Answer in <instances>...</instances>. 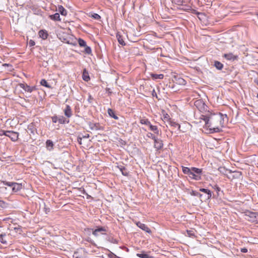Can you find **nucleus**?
<instances>
[{
    "label": "nucleus",
    "instance_id": "1",
    "mask_svg": "<svg viewBox=\"0 0 258 258\" xmlns=\"http://www.w3.org/2000/svg\"><path fill=\"white\" fill-rule=\"evenodd\" d=\"M204 120L206 126L211 130H213L215 132L220 131L219 127L221 125V116L213 115L210 117L205 116Z\"/></svg>",
    "mask_w": 258,
    "mask_h": 258
},
{
    "label": "nucleus",
    "instance_id": "2",
    "mask_svg": "<svg viewBox=\"0 0 258 258\" xmlns=\"http://www.w3.org/2000/svg\"><path fill=\"white\" fill-rule=\"evenodd\" d=\"M246 219L251 222L258 223V213L248 212L246 214Z\"/></svg>",
    "mask_w": 258,
    "mask_h": 258
},
{
    "label": "nucleus",
    "instance_id": "3",
    "mask_svg": "<svg viewBox=\"0 0 258 258\" xmlns=\"http://www.w3.org/2000/svg\"><path fill=\"white\" fill-rule=\"evenodd\" d=\"M3 134L11 138L13 141H16L18 139V133L13 131H2Z\"/></svg>",
    "mask_w": 258,
    "mask_h": 258
},
{
    "label": "nucleus",
    "instance_id": "4",
    "mask_svg": "<svg viewBox=\"0 0 258 258\" xmlns=\"http://www.w3.org/2000/svg\"><path fill=\"white\" fill-rule=\"evenodd\" d=\"M116 38L118 40V43L124 46L125 45V43L124 41V33L123 32V34H122L120 32H118L116 34Z\"/></svg>",
    "mask_w": 258,
    "mask_h": 258
},
{
    "label": "nucleus",
    "instance_id": "5",
    "mask_svg": "<svg viewBox=\"0 0 258 258\" xmlns=\"http://www.w3.org/2000/svg\"><path fill=\"white\" fill-rule=\"evenodd\" d=\"M154 148L158 150L162 148L163 144L162 141L158 138H156L154 140Z\"/></svg>",
    "mask_w": 258,
    "mask_h": 258
},
{
    "label": "nucleus",
    "instance_id": "6",
    "mask_svg": "<svg viewBox=\"0 0 258 258\" xmlns=\"http://www.w3.org/2000/svg\"><path fill=\"white\" fill-rule=\"evenodd\" d=\"M136 225H137L138 227H139L140 228H141L143 230L146 231V232L149 233L151 232V230L145 224L142 223L140 222H138L136 223Z\"/></svg>",
    "mask_w": 258,
    "mask_h": 258
},
{
    "label": "nucleus",
    "instance_id": "7",
    "mask_svg": "<svg viewBox=\"0 0 258 258\" xmlns=\"http://www.w3.org/2000/svg\"><path fill=\"white\" fill-rule=\"evenodd\" d=\"M223 57L229 60H234L238 58V55H234L232 53H225L223 55Z\"/></svg>",
    "mask_w": 258,
    "mask_h": 258
},
{
    "label": "nucleus",
    "instance_id": "8",
    "mask_svg": "<svg viewBox=\"0 0 258 258\" xmlns=\"http://www.w3.org/2000/svg\"><path fill=\"white\" fill-rule=\"evenodd\" d=\"M105 229L103 227H100L93 231V234L95 236H98L100 234H104L105 232Z\"/></svg>",
    "mask_w": 258,
    "mask_h": 258
},
{
    "label": "nucleus",
    "instance_id": "9",
    "mask_svg": "<svg viewBox=\"0 0 258 258\" xmlns=\"http://www.w3.org/2000/svg\"><path fill=\"white\" fill-rule=\"evenodd\" d=\"M200 191L206 194V195L205 196L204 200H209L211 198L212 192L210 190L202 188L200 189Z\"/></svg>",
    "mask_w": 258,
    "mask_h": 258
},
{
    "label": "nucleus",
    "instance_id": "10",
    "mask_svg": "<svg viewBox=\"0 0 258 258\" xmlns=\"http://www.w3.org/2000/svg\"><path fill=\"white\" fill-rule=\"evenodd\" d=\"M22 188V185L16 182H14L12 186V190L14 192H17L21 190Z\"/></svg>",
    "mask_w": 258,
    "mask_h": 258
},
{
    "label": "nucleus",
    "instance_id": "11",
    "mask_svg": "<svg viewBox=\"0 0 258 258\" xmlns=\"http://www.w3.org/2000/svg\"><path fill=\"white\" fill-rule=\"evenodd\" d=\"M64 114L68 117H70L72 115V110L69 105H67L66 108L64 110Z\"/></svg>",
    "mask_w": 258,
    "mask_h": 258
},
{
    "label": "nucleus",
    "instance_id": "12",
    "mask_svg": "<svg viewBox=\"0 0 258 258\" xmlns=\"http://www.w3.org/2000/svg\"><path fill=\"white\" fill-rule=\"evenodd\" d=\"M39 35L43 39H46L47 38L48 34L45 30H41L39 31Z\"/></svg>",
    "mask_w": 258,
    "mask_h": 258
},
{
    "label": "nucleus",
    "instance_id": "13",
    "mask_svg": "<svg viewBox=\"0 0 258 258\" xmlns=\"http://www.w3.org/2000/svg\"><path fill=\"white\" fill-rule=\"evenodd\" d=\"M148 126L149 127V128L151 131H153L155 134L158 135L159 134V130L158 129V127L156 125H153L150 123Z\"/></svg>",
    "mask_w": 258,
    "mask_h": 258
},
{
    "label": "nucleus",
    "instance_id": "14",
    "mask_svg": "<svg viewBox=\"0 0 258 258\" xmlns=\"http://www.w3.org/2000/svg\"><path fill=\"white\" fill-rule=\"evenodd\" d=\"M188 176L190 178L194 179L195 180H200L201 179V176L198 174H196L192 172V170L190 172Z\"/></svg>",
    "mask_w": 258,
    "mask_h": 258
},
{
    "label": "nucleus",
    "instance_id": "15",
    "mask_svg": "<svg viewBox=\"0 0 258 258\" xmlns=\"http://www.w3.org/2000/svg\"><path fill=\"white\" fill-rule=\"evenodd\" d=\"M58 11L62 16H65L67 15V12L66 10L62 6H58Z\"/></svg>",
    "mask_w": 258,
    "mask_h": 258
},
{
    "label": "nucleus",
    "instance_id": "16",
    "mask_svg": "<svg viewBox=\"0 0 258 258\" xmlns=\"http://www.w3.org/2000/svg\"><path fill=\"white\" fill-rule=\"evenodd\" d=\"M20 86L21 88H23L26 91L28 92H31L32 91V89L28 85H25L24 84H20Z\"/></svg>",
    "mask_w": 258,
    "mask_h": 258
},
{
    "label": "nucleus",
    "instance_id": "17",
    "mask_svg": "<svg viewBox=\"0 0 258 258\" xmlns=\"http://www.w3.org/2000/svg\"><path fill=\"white\" fill-rule=\"evenodd\" d=\"M46 148L49 150H51L53 149V142L48 140L46 142Z\"/></svg>",
    "mask_w": 258,
    "mask_h": 258
},
{
    "label": "nucleus",
    "instance_id": "18",
    "mask_svg": "<svg viewBox=\"0 0 258 258\" xmlns=\"http://www.w3.org/2000/svg\"><path fill=\"white\" fill-rule=\"evenodd\" d=\"M107 112H108V114L109 115V116L112 117L114 119H118V117L114 114V111L111 109H110V108L108 109Z\"/></svg>",
    "mask_w": 258,
    "mask_h": 258
},
{
    "label": "nucleus",
    "instance_id": "19",
    "mask_svg": "<svg viewBox=\"0 0 258 258\" xmlns=\"http://www.w3.org/2000/svg\"><path fill=\"white\" fill-rule=\"evenodd\" d=\"M82 77L85 81L88 82L90 80L89 74L86 70H84Z\"/></svg>",
    "mask_w": 258,
    "mask_h": 258
},
{
    "label": "nucleus",
    "instance_id": "20",
    "mask_svg": "<svg viewBox=\"0 0 258 258\" xmlns=\"http://www.w3.org/2000/svg\"><path fill=\"white\" fill-rule=\"evenodd\" d=\"M191 170L194 173H195L196 174H198L200 176L202 172V169L195 167H192Z\"/></svg>",
    "mask_w": 258,
    "mask_h": 258
},
{
    "label": "nucleus",
    "instance_id": "21",
    "mask_svg": "<svg viewBox=\"0 0 258 258\" xmlns=\"http://www.w3.org/2000/svg\"><path fill=\"white\" fill-rule=\"evenodd\" d=\"M50 18L52 20H55V21H60V16L59 13H55L54 15H51Z\"/></svg>",
    "mask_w": 258,
    "mask_h": 258
},
{
    "label": "nucleus",
    "instance_id": "22",
    "mask_svg": "<svg viewBox=\"0 0 258 258\" xmlns=\"http://www.w3.org/2000/svg\"><path fill=\"white\" fill-rule=\"evenodd\" d=\"M214 66L218 70H221L223 68V64L222 63H221L220 62L218 61H215Z\"/></svg>",
    "mask_w": 258,
    "mask_h": 258
},
{
    "label": "nucleus",
    "instance_id": "23",
    "mask_svg": "<svg viewBox=\"0 0 258 258\" xmlns=\"http://www.w3.org/2000/svg\"><path fill=\"white\" fill-rule=\"evenodd\" d=\"M151 76L153 79H162L164 77V75L163 74H152Z\"/></svg>",
    "mask_w": 258,
    "mask_h": 258
},
{
    "label": "nucleus",
    "instance_id": "24",
    "mask_svg": "<svg viewBox=\"0 0 258 258\" xmlns=\"http://www.w3.org/2000/svg\"><path fill=\"white\" fill-rule=\"evenodd\" d=\"M140 122L142 124H145L147 126L151 123L148 119L142 118L140 119Z\"/></svg>",
    "mask_w": 258,
    "mask_h": 258
},
{
    "label": "nucleus",
    "instance_id": "25",
    "mask_svg": "<svg viewBox=\"0 0 258 258\" xmlns=\"http://www.w3.org/2000/svg\"><path fill=\"white\" fill-rule=\"evenodd\" d=\"M40 84L42 86H45L48 88H51V86L47 83V81L45 79H42L41 80Z\"/></svg>",
    "mask_w": 258,
    "mask_h": 258
},
{
    "label": "nucleus",
    "instance_id": "26",
    "mask_svg": "<svg viewBox=\"0 0 258 258\" xmlns=\"http://www.w3.org/2000/svg\"><path fill=\"white\" fill-rule=\"evenodd\" d=\"M190 195L192 196H194L199 197L201 199H202V198L203 197V195L202 194H201L200 193H199L198 191H194V190H192V191L190 192ZM202 200V199H201V201Z\"/></svg>",
    "mask_w": 258,
    "mask_h": 258
},
{
    "label": "nucleus",
    "instance_id": "27",
    "mask_svg": "<svg viewBox=\"0 0 258 258\" xmlns=\"http://www.w3.org/2000/svg\"><path fill=\"white\" fill-rule=\"evenodd\" d=\"M182 171L184 174H189L190 172L191 171V168H189L186 167L182 166Z\"/></svg>",
    "mask_w": 258,
    "mask_h": 258
},
{
    "label": "nucleus",
    "instance_id": "28",
    "mask_svg": "<svg viewBox=\"0 0 258 258\" xmlns=\"http://www.w3.org/2000/svg\"><path fill=\"white\" fill-rule=\"evenodd\" d=\"M78 43L79 45L81 47L86 46V42L82 39L79 38L78 40Z\"/></svg>",
    "mask_w": 258,
    "mask_h": 258
},
{
    "label": "nucleus",
    "instance_id": "29",
    "mask_svg": "<svg viewBox=\"0 0 258 258\" xmlns=\"http://www.w3.org/2000/svg\"><path fill=\"white\" fill-rule=\"evenodd\" d=\"M219 171L223 174H227V172H230L229 170L225 169L224 167H220L218 169Z\"/></svg>",
    "mask_w": 258,
    "mask_h": 258
},
{
    "label": "nucleus",
    "instance_id": "30",
    "mask_svg": "<svg viewBox=\"0 0 258 258\" xmlns=\"http://www.w3.org/2000/svg\"><path fill=\"white\" fill-rule=\"evenodd\" d=\"M6 234H0V241L3 244H6L7 241L4 239V237L6 236Z\"/></svg>",
    "mask_w": 258,
    "mask_h": 258
},
{
    "label": "nucleus",
    "instance_id": "31",
    "mask_svg": "<svg viewBox=\"0 0 258 258\" xmlns=\"http://www.w3.org/2000/svg\"><path fill=\"white\" fill-rule=\"evenodd\" d=\"M137 255L141 258H150L149 255L146 253H137Z\"/></svg>",
    "mask_w": 258,
    "mask_h": 258
},
{
    "label": "nucleus",
    "instance_id": "32",
    "mask_svg": "<svg viewBox=\"0 0 258 258\" xmlns=\"http://www.w3.org/2000/svg\"><path fill=\"white\" fill-rule=\"evenodd\" d=\"M147 137L152 139L153 140H154L156 138V137L151 133H147Z\"/></svg>",
    "mask_w": 258,
    "mask_h": 258
},
{
    "label": "nucleus",
    "instance_id": "33",
    "mask_svg": "<svg viewBox=\"0 0 258 258\" xmlns=\"http://www.w3.org/2000/svg\"><path fill=\"white\" fill-rule=\"evenodd\" d=\"M170 124H171V126H175H175H177L178 130H180V125L178 123H176L175 122L171 121Z\"/></svg>",
    "mask_w": 258,
    "mask_h": 258
},
{
    "label": "nucleus",
    "instance_id": "34",
    "mask_svg": "<svg viewBox=\"0 0 258 258\" xmlns=\"http://www.w3.org/2000/svg\"><path fill=\"white\" fill-rule=\"evenodd\" d=\"M85 51L86 52V53H87V54H90L91 53V49L90 47L89 46H87L86 45V46H85Z\"/></svg>",
    "mask_w": 258,
    "mask_h": 258
},
{
    "label": "nucleus",
    "instance_id": "35",
    "mask_svg": "<svg viewBox=\"0 0 258 258\" xmlns=\"http://www.w3.org/2000/svg\"><path fill=\"white\" fill-rule=\"evenodd\" d=\"M3 183L5 185H8L9 186H10V187H12V186H13V184L14 182H8V181H3Z\"/></svg>",
    "mask_w": 258,
    "mask_h": 258
},
{
    "label": "nucleus",
    "instance_id": "36",
    "mask_svg": "<svg viewBox=\"0 0 258 258\" xmlns=\"http://www.w3.org/2000/svg\"><path fill=\"white\" fill-rule=\"evenodd\" d=\"M29 44L30 46H33L34 45H35V42L34 41H33L32 40H30L29 41Z\"/></svg>",
    "mask_w": 258,
    "mask_h": 258
},
{
    "label": "nucleus",
    "instance_id": "37",
    "mask_svg": "<svg viewBox=\"0 0 258 258\" xmlns=\"http://www.w3.org/2000/svg\"><path fill=\"white\" fill-rule=\"evenodd\" d=\"M52 122L54 123H56L57 121V118L56 117L53 116L52 117Z\"/></svg>",
    "mask_w": 258,
    "mask_h": 258
},
{
    "label": "nucleus",
    "instance_id": "38",
    "mask_svg": "<svg viewBox=\"0 0 258 258\" xmlns=\"http://www.w3.org/2000/svg\"><path fill=\"white\" fill-rule=\"evenodd\" d=\"M82 138L81 137H79L78 138V142H79V144L81 145L82 144Z\"/></svg>",
    "mask_w": 258,
    "mask_h": 258
},
{
    "label": "nucleus",
    "instance_id": "39",
    "mask_svg": "<svg viewBox=\"0 0 258 258\" xmlns=\"http://www.w3.org/2000/svg\"><path fill=\"white\" fill-rule=\"evenodd\" d=\"M93 17L97 19H98L100 18V16L97 14H95L93 16Z\"/></svg>",
    "mask_w": 258,
    "mask_h": 258
},
{
    "label": "nucleus",
    "instance_id": "40",
    "mask_svg": "<svg viewBox=\"0 0 258 258\" xmlns=\"http://www.w3.org/2000/svg\"><path fill=\"white\" fill-rule=\"evenodd\" d=\"M241 251L242 252H246L247 251V249L246 248H242L241 249Z\"/></svg>",
    "mask_w": 258,
    "mask_h": 258
},
{
    "label": "nucleus",
    "instance_id": "41",
    "mask_svg": "<svg viewBox=\"0 0 258 258\" xmlns=\"http://www.w3.org/2000/svg\"><path fill=\"white\" fill-rule=\"evenodd\" d=\"M214 188L217 190V191H220V188L218 186H217V185H215Z\"/></svg>",
    "mask_w": 258,
    "mask_h": 258
},
{
    "label": "nucleus",
    "instance_id": "42",
    "mask_svg": "<svg viewBox=\"0 0 258 258\" xmlns=\"http://www.w3.org/2000/svg\"><path fill=\"white\" fill-rule=\"evenodd\" d=\"M89 137V134H87L85 136H84L83 137H82V138H88Z\"/></svg>",
    "mask_w": 258,
    "mask_h": 258
},
{
    "label": "nucleus",
    "instance_id": "43",
    "mask_svg": "<svg viewBox=\"0 0 258 258\" xmlns=\"http://www.w3.org/2000/svg\"><path fill=\"white\" fill-rule=\"evenodd\" d=\"M58 121H59V123H63V121L61 119H59Z\"/></svg>",
    "mask_w": 258,
    "mask_h": 258
},
{
    "label": "nucleus",
    "instance_id": "44",
    "mask_svg": "<svg viewBox=\"0 0 258 258\" xmlns=\"http://www.w3.org/2000/svg\"><path fill=\"white\" fill-rule=\"evenodd\" d=\"M2 131H0V135L2 136V135H3L4 134H3V133H2Z\"/></svg>",
    "mask_w": 258,
    "mask_h": 258
},
{
    "label": "nucleus",
    "instance_id": "45",
    "mask_svg": "<svg viewBox=\"0 0 258 258\" xmlns=\"http://www.w3.org/2000/svg\"><path fill=\"white\" fill-rule=\"evenodd\" d=\"M196 103L198 104V103H200V101H197L196 102Z\"/></svg>",
    "mask_w": 258,
    "mask_h": 258
},
{
    "label": "nucleus",
    "instance_id": "46",
    "mask_svg": "<svg viewBox=\"0 0 258 258\" xmlns=\"http://www.w3.org/2000/svg\"><path fill=\"white\" fill-rule=\"evenodd\" d=\"M155 93H152L153 96H154Z\"/></svg>",
    "mask_w": 258,
    "mask_h": 258
},
{
    "label": "nucleus",
    "instance_id": "47",
    "mask_svg": "<svg viewBox=\"0 0 258 258\" xmlns=\"http://www.w3.org/2000/svg\"><path fill=\"white\" fill-rule=\"evenodd\" d=\"M155 93H152L153 96H154Z\"/></svg>",
    "mask_w": 258,
    "mask_h": 258
},
{
    "label": "nucleus",
    "instance_id": "48",
    "mask_svg": "<svg viewBox=\"0 0 258 258\" xmlns=\"http://www.w3.org/2000/svg\"><path fill=\"white\" fill-rule=\"evenodd\" d=\"M155 93H152L153 96H154Z\"/></svg>",
    "mask_w": 258,
    "mask_h": 258
},
{
    "label": "nucleus",
    "instance_id": "49",
    "mask_svg": "<svg viewBox=\"0 0 258 258\" xmlns=\"http://www.w3.org/2000/svg\"><path fill=\"white\" fill-rule=\"evenodd\" d=\"M256 97H257V98L258 99V94H257V95H256Z\"/></svg>",
    "mask_w": 258,
    "mask_h": 258
},
{
    "label": "nucleus",
    "instance_id": "50",
    "mask_svg": "<svg viewBox=\"0 0 258 258\" xmlns=\"http://www.w3.org/2000/svg\"><path fill=\"white\" fill-rule=\"evenodd\" d=\"M257 114H258V112H257Z\"/></svg>",
    "mask_w": 258,
    "mask_h": 258
}]
</instances>
